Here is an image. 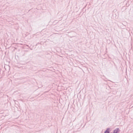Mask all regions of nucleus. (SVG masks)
Returning a JSON list of instances; mask_svg holds the SVG:
<instances>
[{
	"mask_svg": "<svg viewBox=\"0 0 133 133\" xmlns=\"http://www.w3.org/2000/svg\"><path fill=\"white\" fill-rule=\"evenodd\" d=\"M120 130L118 128H116V129L114 130L113 133H118Z\"/></svg>",
	"mask_w": 133,
	"mask_h": 133,
	"instance_id": "f257e3e1",
	"label": "nucleus"
},
{
	"mask_svg": "<svg viewBox=\"0 0 133 133\" xmlns=\"http://www.w3.org/2000/svg\"><path fill=\"white\" fill-rule=\"evenodd\" d=\"M110 128H107L105 131L104 133H110Z\"/></svg>",
	"mask_w": 133,
	"mask_h": 133,
	"instance_id": "f03ea898",
	"label": "nucleus"
}]
</instances>
